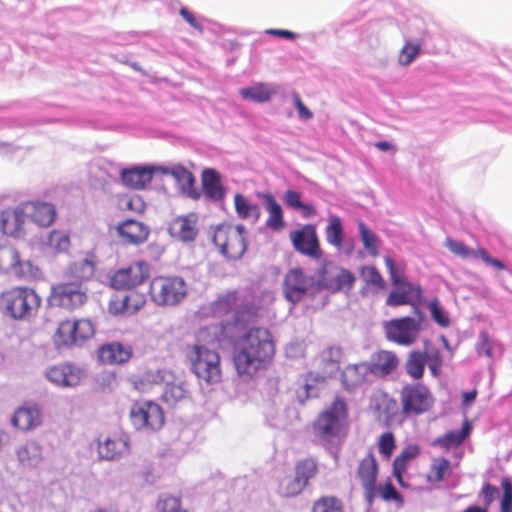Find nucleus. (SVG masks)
<instances>
[{"label":"nucleus","instance_id":"obj_1","mask_svg":"<svg viewBox=\"0 0 512 512\" xmlns=\"http://www.w3.org/2000/svg\"><path fill=\"white\" fill-rule=\"evenodd\" d=\"M276 352L271 332L262 327L251 328L234 344L232 360L241 377H255L272 363Z\"/></svg>","mask_w":512,"mask_h":512},{"label":"nucleus","instance_id":"obj_2","mask_svg":"<svg viewBox=\"0 0 512 512\" xmlns=\"http://www.w3.org/2000/svg\"><path fill=\"white\" fill-rule=\"evenodd\" d=\"M314 436L323 444L341 443L349 431V407L340 395L325 410L321 411L312 424Z\"/></svg>","mask_w":512,"mask_h":512},{"label":"nucleus","instance_id":"obj_3","mask_svg":"<svg viewBox=\"0 0 512 512\" xmlns=\"http://www.w3.org/2000/svg\"><path fill=\"white\" fill-rule=\"evenodd\" d=\"M42 299L29 287H12L0 295V308L14 320H30L40 306Z\"/></svg>","mask_w":512,"mask_h":512},{"label":"nucleus","instance_id":"obj_4","mask_svg":"<svg viewBox=\"0 0 512 512\" xmlns=\"http://www.w3.org/2000/svg\"><path fill=\"white\" fill-rule=\"evenodd\" d=\"M95 325L89 318H65L58 322L52 335L57 349H72L83 346L95 335Z\"/></svg>","mask_w":512,"mask_h":512},{"label":"nucleus","instance_id":"obj_5","mask_svg":"<svg viewBox=\"0 0 512 512\" xmlns=\"http://www.w3.org/2000/svg\"><path fill=\"white\" fill-rule=\"evenodd\" d=\"M149 294L157 306L174 307L186 298L188 287L180 276L159 275L151 280Z\"/></svg>","mask_w":512,"mask_h":512},{"label":"nucleus","instance_id":"obj_6","mask_svg":"<svg viewBox=\"0 0 512 512\" xmlns=\"http://www.w3.org/2000/svg\"><path fill=\"white\" fill-rule=\"evenodd\" d=\"M192 371L208 384L221 382V359L218 353L206 347L194 345L188 354Z\"/></svg>","mask_w":512,"mask_h":512},{"label":"nucleus","instance_id":"obj_7","mask_svg":"<svg viewBox=\"0 0 512 512\" xmlns=\"http://www.w3.org/2000/svg\"><path fill=\"white\" fill-rule=\"evenodd\" d=\"M385 265L388 269L390 280L395 286L387 297L386 304L396 307L409 305L417 302L422 297L421 287L409 282L405 277L397 273L394 260L391 257H385Z\"/></svg>","mask_w":512,"mask_h":512},{"label":"nucleus","instance_id":"obj_8","mask_svg":"<svg viewBox=\"0 0 512 512\" xmlns=\"http://www.w3.org/2000/svg\"><path fill=\"white\" fill-rule=\"evenodd\" d=\"M400 402L402 413L405 416H418L432 408L434 397L426 385L410 383L401 388Z\"/></svg>","mask_w":512,"mask_h":512},{"label":"nucleus","instance_id":"obj_9","mask_svg":"<svg viewBox=\"0 0 512 512\" xmlns=\"http://www.w3.org/2000/svg\"><path fill=\"white\" fill-rule=\"evenodd\" d=\"M87 299V291L80 280L54 284L49 296L51 305L71 312L82 307Z\"/></svg>","mask_w":512,"mask_h":512},{"label":"nucleus","instance_id":"obj_10","mask_svg":"<svg viewBox=\"0 0 512 512\" xmlns=\"http://www.w3.org/2000/svg\"><path fill=\"white\" fill-rule=\"evenodd\" d=\"M316 275L318 287L332 293H348L356 282V277L350 270L339 267L332 262L324 263Z\"/></svg>","mask_w":512,"mask_h":512},{"label":"nucleus","instance_id":"obj_11","mask_svg":"<svg viewBox=\"0 0 512 512\" xmlns=\"http://www.w3.org/2000/svg\"><path fill=\"white\" fill-rule=\"evenodd\" d=\"M130 418L136 429L160 430L165 422L163 409L157 403L136 402L130 409Z\"/></svg>","mask_w":512,"mask_h":512},{"label":"nucleus","instance_id":"obj_12","mask_svg":"<svg viewBox=\"0 0 512 512\" xmlns=\"http://www.w3.org/2000/svg\"><path fill=\"white\" fill-rule=\"evenodd\" d=\"M150 276V265L136 261L116 270L110 277V285L116 290H131L142 285Z\"/></svg>","mask_w":512,"mask_h":512},{"label":"nucleus","instance_id":"obj_13","mask_svg":"<svg viewBox=\"0 0 512 512\" xmlns=\"http://www.w3.org/2000/svg\"><path fill=\"white\" fill-rule=\"evenodd\" d=\"M384 330L389 341L398 345L409 346L417 340L420 324L414 318L406 316L386 322Z\"/></svg>","mask_w":512,"mask_h":512},{"label":"nucleus","instance_id":"obj_14","mask_svg":"<svg viewBox=\"0 0 512 512\" xmlns=\"http://www.w3.org/2000/svg\"><path fill=\"white\" fill-rule=\"evenodd\" d=\"M378 472V461L372 449H369L365 457L359 461L356 474L364 490L365 499L370 504L377 497Z\"/></svg>","mask_w":512,"mask_h":512},{"label":"nucleus","instance_id":"obj_15","mask_svg":"<svg viewBox=\"0 0 512 512\" xmlns=\"http://www.w3.org/2000/svg\"><path fill=\"white\" fill-rule=\"evenodd\" d=\"M290 240L296 251L313 259H319L322 251L316 228L312 224L304 225L301 229L290 233Z\"/></svg>","mask_w":512,"mask_h":512},{"label":"nucleus","instance_id":"obj_16","mask_svg":"<svg viewBox=\"0 0 512 512\" xmlns=\"http://www.w3.org/2000/svg\"><path fill=\"white\" fill-rule=\"evenodd\" d=\"M311 285L312 279L301 268H292L287 271L283 280L284 296L287 301L296 304L305 297Z\"/></svg>","mask_w":512,"mask_h":512},{"label":"nucleus","instance_id":"obj_17","mask_svg":"<svg viewBox=\"0 0 512 512\" xmlns=\"http://www.w3.org/2000/svg\"><path fill=\"white\" fill-rule=\"evenodd\" d=\"M400 365V359L397 354L389 350H379L371 355L370 361L367 362L370 374L386 378L395 373Z\"/></svg>","mask_w":512,"mask_h":512},{"label":"nucleus","instance_id":"obj_18","mask_svg":"<svg viewBox=\"0 0 512 512\" xmlns=\"http://www.w3.org/2000/svg\"><path fill=\"white\" fill-rule=\"evenodd\" d=\"M128 452L129 437L122 431L113 432L98 443V453L103 459H118Z\"/></svg>","mask_w":512,"mask_h":512},{"label":"nucleus","instance_id":"obj_19","mask_svg":"<svg viewBox=\"0 0 512 512\" xmlns=\"http://www.w3.org/2000/svg\"><path fill=\"white\" fill-rule=\"evenodd\" d=\"M22 205L26 219H31L40 228L50 227L57 217L56 208L50 203L36 201L25 202Z\"/></svg>","mask_w":512,"mask_h":512},{"label":"nucleus","instance_id":"obj_20","mask_svg":"<svg viewBox=\"0 0 512 512\" xmlns=\"http://www.w3.org/2000/svg\"><path fill=\"white\" fill-rule=\"evenodd\" d=\"M31 269V262L21 261L16 248L10 245L0 246V272H14L18 276H25Z\"/></svg>","mask_w":512,"mask_h":512},{"label":"nucleus","instance_id":"obj_21","mask_svg":"<svg viewBox=\"0 0 512 512\" xmlns=\"http://www.w3.org/2000/svg\"><path fill=\"white\" fill-rule=\"evenodd\" d=\"M446 247L455 255L467 258H481L487 265L494 267L497 270H504L506 266L504 263L496 258L491 257L487 251L481 247L471 249L463 242L448 238L445 243Z\"/></svg>","mask_w":512,"mask_h":512},{"label":"nucleus","instance_id":"obj_22","mask_svg":"<svg viewBox=\"0 0 512 512\" xmlns=\"http://www.w3.org/2000/svg\"><path fill=\"white\" fill-rule=\"evenodd\" d=\"M26 216L23 205L0 212V230L9 237H19L24 231Z\"/></svg>","mask_w":512,"mask_h":512},{"label":"nucleus","instance_id":"obj_23","mask_svg":"<svg viewBox=\"0 0 512 512\" xmlns=\"http://www.w3.org/2000/svg\"><path fill=\"white\" fill-rule=\"evenodd\" d=\"M116 231L121 241L128 245H140L144 243L150 233L148 226L133 219L120 222L116 226Z\"/></svg>","mask_w":512,"mask_h":512},{"label":"nucleus","instance_id":"obj_24","mask_svg":"<svg viewBox=\"0 0 512 512\" xmlns=\"http://www.w3.org/2000/svg\"><path fill=\"white\" fill-rule=\"evenodd\" d=\"M197 221L198 217L195 213L178 216L171 221L168 228L169 233L180 241H193L198 234Z\"/></svg>","mask_w":512,"mask_h":512},{"label":"nucleus","instance_id":"obj_25","mask_svg":"<svg viewBox=\"0 0 512 512\" xmlns=\"http://www.w3.org/2000/svg\"><path fill=\"white\" fill-rule=\"evenodd\" d=\"M46 377L58 386L74 387L81 382V371L71 364L63 363L50 367Z\"/></svg>","mask_w":512,"mask_h":512},{"label":"nucleus","instance_id":"obj_26","mask_svg":"<svg viewBox=\"0 0 512 512\" xmlns=\"http://www.w3.org/2000/svg\"><path fill=\"white\" fill-rule=\"evenodd\" d=\"M133 356L131 345H124L120 342H111L101 345L98 349V358L104 364H124Z\"/></svg>","mask_w":512,"mask_h":512},{"label":"nucleus","instance_id":"obj_27","mask_svg":"<svg viewBox=\"0 0 512 512\" xmlns=\"http://www.w3.org/2000/svg\"><path fill=\"white\" fill-rule=\"evenodd\" d=\"M370 375L367 362L348 364L341 373V383L345 390L352 391L365 384Z\"/></svg>","mask_w":512,"mask_h":512},{"label":"nucleus","instance_id":"obj_28","mask_svg":"<svg viewBox=\"0 0 512 512\" xmlns=\"http://www.w3.org/2000/svg\"><path fill=\"white\" fill-rule=\"evenodd\" d=\"M144 304L145 300L137 294H130L122 298L115 297L108 303V312L113 316L132 315Z\"/></svg>","mask_w":512,"mask_h":512},{"label":"nucleus","instance_id":"obj_29","mask_svg":"<svg viewBox=\"0 0 512 512\" xmlns=\"http://www.w3.org/2000/svg\"><path fill=\"white\" fill-rule=\"evenodd\" d=\"M11 421L17 429L28 431L41 423V412L36 406H23L15 411Z\"/></svg>","mask_w":512,"mask_h":512},{"label":"nucleus","instance_id":"obj_30","mask_svg":"<svg viewBox=\"0 0 512 512\" xmlns=\"http://www.w3.org/2000/svg\"><path fill=\"white\" fill-rule=\"evenodd\" d=\"M153 178V171L149 168L134 167L123 169L121 172V180L129 188L143 189Z\"/></svg>","mask_w":512,"mask_h":512},{"label":"nucleus","instance_id":"obj_31","mask_svg":"<svg viewBox=\"0 0 512 512\" xmlns=\"http://www.w3.org/2000/svg\"><path fill=\"white\" fill-rule=\"evenodd\" d=\"M247 249L245 239V228L237 225L233 232L229 233L226 238V258L237 260L240 259Z\"/></svg>","mask_w":512,"mask_h":512},{"label":"nucleus","instance_id":"obj_32","mask_svg":"<svg viewBox=\"0 0 512 512\" xmlns=\"http://www.w3.org/2000/svg\"><path fill=\"white\" fill-rule=\"evenodd\" d=\"M471 424L465 420L460 431H449L445 435L434 439L431 443L434 447L450 450L460 446L471 432Z\"/></svg>","mask_w":512,"mask_h":512},{"label":"nucleus","instance_id":"obj_33","mask_svg":"<svg viewBox=\"0 0 512 512\" xmlns=\"http://www.w3.org/2000/svg\"><path fill=\"white\" fill-rule=\"evenodd\" d=\"M342 356L343 350L339 346H328L320 353L319 362L323 369L322 380H325L338 370Z\"/></svg>","mask_w":512,"mask_h":512},{"label":"nucleus","instance_id":"obj_34","mask_svg":"<svg viewBox=\"0 0 512 512\" xmlns=\"http://www.w3.org/2000/svg\"><path fill=\"white\" fill-rule=\"evenodd\" d=\"M202 189L206 198L214 201L221 200L224 190L220 174L214 169H205L202 173Z\"/></svg>","mask_w":512,"mask_h":512},{"label":"nucleus","instance_id":"obj_35","mask_svg":"<svg viewBox=\"0 0 512 512\" xmlns=\"http://www.w3.org/2000/svg\"><path fill=\"white\" fill-rule=\"evenodd\" d=\"M20 463L24 466H37L42 460V448L34 441H28L17 450Z\"/></svg>","mask_w":512,"mask_h":512},{"label":"nucleus","instance_id":"obj_36","mask_svg":"<svg viewBox=\"0 0 512 512\" xmlns=\"http://www.w3.org/2000/svg\"><path fill=\"white\" fill-rule=\"evenodd\" d=\"M425 365V354L418 350L411 351L405 362V371L413 380H420L424 375Z\"/></svg>","mask_w":512,"mask_h":512},{"label":"nucleus","instance_id":"obj_37","mask_svg":"<svg viewBox=\"0 0 512 512\" xmlns=\"http://www.w3.org/2000/svg\"><path fill=\"white\" fill-rule=\"evenodd\" d=\"M265 205L269 213L266 225L273 230H280L284 227L283 212L281 206L277 203L271 194H265Z\"/></svg>","mask_w":512,"mask_h":512},{"label":"nucleus","instance_id":"obj_38","mask_svg":"<svg viewBox=\"0 0 512 512\" xmlns=\"http://www.w3.org/2000/svg\"><path fill=\"white\" fill-rule=\"evenodd\" d=\"M273 93L274 91L264 83H257L251 87L240 90V95L243 99L258 103L269 101Z\"/></svg>","mask_w":512,"mask_h":512},{"label":"nucleus","instance_id":"obj_39","mask_svg":"<svg viewBox=\"0 0 512 512\" xmlns=\"http://www.w3.org/2000/svg\"><path fill=\"white\" fill-rule=\"evenodd\" d=\"M451 473V462L444 457H437L432 460L427 477L430 482H440L450 476Z\"/></svg>","mask_w":512,"mask_h":512},{"label":"nucleus","instance_id":"obj_40","mask_svg":"<svg viewBox=\"0 0 512 512\" xmlns=\"http://www.w3.org/2000/svg\"><path fill=\"white\" fill-rule=\"evenodd\" d=\"M359 234L365 250L372 257L379 255L380 239L376 233L368 229L363 221L358 222Z\"/></svg>","mask_w":512,"mask_h":512},{"label":"nucleus","instance_id":"obj_41","mask_svg":"<svg viewBox=\"0 0 512 512\" xmlns=\"http://www.w3.org/2000/svg\"><path fill=\"white\" fill-rule=\"evenodd\" d=\"M318 471V464L313 458L299 460L295 464V475L305 486L314 478Z\"/></svg>","mask_w":512,"mask_h":512},{"label":"nucleus","instance_id":"obj_42","mask_svg":"<svg viewBox=\"0 0 512 512\" xmlns=\"http://www.w3.org/2000/svg\"><path fill=\"white\" fill-rule=\"evenodd\" d=\"M306 486L296 476H285L278 484V493L290 498L299 495Z\"/></svg>","mask_w":512,"mask_h":512},{"label":"nucleus","instance_id":"obj_43","mask_svg":"<svg viewBox=\"0 0 512 512\" xmlns=\"http://www.w3.org/2000/svg\"><path fill=\"white\" fill-rule=\"evenodd\" d=\"M234 205L236 212L240 218H260V208L258 205L250 204L249 201L241 194H236L234 197Z\"/></svg>","mask_w":512,"mask_h":512},{"label":"nucleus","instance_id":"obj_44","mask_svg":"<svg viewBox=\"0 0 512 512\" xmlns=\"http://www.w3.org/2000/svg\"><path fill=\"white\" fill-rule=\"evenodd\" d=\"M325 234L328 243L337 248L342 246L344 232L341 220L338 216H331L329 218V223L326 227Z\"/></svg>","mask_w":512,"mask_h":512},{"label":"nucleus","instance_id":"obj_45","mask_svg":"<svg viewBox=\"0 0 512 512\" xmlns=\"http://www.w3.org/2000/svg\"><path fill=\"white\" fill-rule=\"evenodd\" d=\"M47 246L54 253L66 252L70 247V237L65 231L53 230L49 233Z\"/></svg>","mask_w":512,"mask_h":512},{"label":"nucleus","instance_id":"obj_46","mask_svg":"<svg viewBox=\"0 0 512 512\" xmlns=\"http://www.w3.org/2000/svg\"><path fill=\"white\" fill-rule=\"evenodd\" d=\"M165 173L172 175L183 190H191L194 186L195 178L193 174L182 165L166 169Z\"/></svg>","mask_w":512,"mask_h":512},{"label":"nucleus","instance_id":"obj_47","mask_svg":"<svg viewBox=\"0 0 512 512\" xmlns=\"http://www.w3.org/2000/svg\"><path fill=\"white\" fill-rule=\"evenodd\" d=\"M118 206L123 211L142 213L146 208L144 200L139 195H121L118 197Z\"/></svg>","mask_w":512,"mask_h":512},{"label":"nucleus","instance_id":"obj_48","mask_svg":"<svg viewBox=\"0 0 512 512\" xmlns=\"http://www.w3.org/2000/svg\"><path fill=\"white\" fill-rule=\"evenodd\" d=\"M312 512H343V505L335 496H323L314 502Z\"/></svg>","mask_w":512,"mask_h":512},{"label":"nucleus","instance_id":"obj_49","mask_svg":"<svg viewBox=\"0 0 512 512\" xmlns=\"http://www.w3.org/2000/svg\"><path fill=\"white\" fill-rule=\"evenodd\" d=\"M360 275L367 286L378 290L384 289L386 286L385 280L374 266H363L360 269Z\"/></svg>","mask_w":512,"mask_h":512},{"label":"nucleus","instance_id":"obj_50","mask_svg":"<svg viewBox=\"0 0 512 512\" xmlns=\"http://www.w3.org/2000/svg\"><path fill=\"white\" fill-rule=\"evenodd\" d=\"M188 391L182 383H168L163 393L166 403L174 405L187 397Z\"/></svg>","mask_w":512,"mask_h":512},{"label":"nucleus","instance_id":"obj_51","mask_svg":"<svg viewBox=\"0 0 512 512\" xmlns=\"http://www.w3.org/2000/svg\"><path fill=\"white\" fill-rule=\"evenodd\" d=\"M377 495L386 502L396 503L397 506H402L404 503L402 495L397 491L390 480L377 487Z\"/></svg>","mask_w":512,"mask_h":512},{"label":"nucleus","instance_id":"obj_52","mask_svg":"<svg viewBox=\"0 0 512 512\" xmlns=\"http://www.w3.org/2000/svg\"><path fill=\"white\" fill-rule=\"evenodd\" d=\"M378 451L386 460H389L396 448V441L392 432L381 434L377 441Z\"/></svg>","mask_w":512,"mask_h":512},{"label":"nucleus","instance_id":"obj_53","mask_svg":"<svg viewBox=\"0 0 512 512\" xmlns=\"http://www.w3.org/2000/svg\"><path fill=\"white\" fill-rule=\"evenodd\" d=\"M420 51L421 45L419 43L406 42L399 53V64L402 66L410 65L419 55Z\"/></svg>","mask_w":512,"mask_h":512},{"label":"nucleus","instance_id":"obj_54","mask_svg":"<svg viewBox=\"0 0 512 512\" xmlns=\"http://www.w3.org/2000/svg\"><path fill=\"white\" fill-rule=\"evenodd\" d=\"M503 495L500 501V512H512V482L508 477L501 479Z\"/></svg>","mask_w":512,"mask_h":512},{"label":"nucleus","instance_id":"obj_55","mask_svg":"<svg viewBox=\"0 0 512 512\" xmlns=\"http://www.w3.org/2000/svg\"><path fill=\"white\" fill-rule=\"evenodd\" d=\"M157 507L159 512H186V510L182 508L181 499L171 495H166L161 498Z\"/></svg>","mask_w":512,"mask_h":512},{"label":"nucleus","instance_id":"obj_56","mask_svg":"<svg viewBox=\"0 0 512 512\" xmlns=\"http://www.w3.org/2000/svg\"><path fill=\"white\" fill-rule=\"evenodd\" d=\"M257 317V307L253 304L243 305L235 313V322L247 324L253 322Z\"/></svg>","mask_w":512,"mask_h":512},{"label":"nucleus","instance_id":"obj_57","mask_svg":"<svg viewBox=\"0 0 512 512\" xmlns=\"http://www.w3.org/2000/svg\"><path fill=\"white\" fill-rule=\"evenodd\" d=\"M425 358H426V364L428 365L429 370L431 371L432 375L434 377L439 376L440 370L442 367V356L439 350L434 349L430 352H426Z\"/></svg>","mask_w":512,"mask_h":512},{"label":"nucleus","instance_id":"obj_58","mask_svg":"<svg viewBox=\"0 0 512 512\" xmlns=\"http://www.w3.org/2000/svg\"><path fill=\"white\" fill-rule=\"evenodd\" d=\"M428 307H429L431 316L435 322H437L442 327H447L449 325V323H450L449 318L447 317V315L443 312V310L439 306L437 299L430 301Z\"/></svg>","mask_w":512,"mask_h":512},{"label":"nucleus","instance_id":"obj_59","mask_svg":"<svg viewBox=\"0 0 512 512\" xmlns=\"http://www.w3.org/2000/svg\"><path fill=\"white\" fill-rule=\"evenodd\" d=\"M210 241L224 254V230L222 224L211 227L208 232Z\"/></svg>","mask_w":512,"mask_h":512},{"label":"nucleus","instance_id":"obj_60","mask_svg":"<svg viewBox=\"0 0 512 512\" xmlns=\"http://www.w3.org/2000/svg\"><path fill=\"white\" fill-rule=\"evenodd\" d=\"M409 461L402 459L399 456H396L393 460V475L396 478L397 482L401 486H405L403 475L408 469Z\"/></svg>","mask_w":512,"mask_h":512},{"label":"nucleus","instance_id":"obj_61","mask_svg":"<svg viewBox=\"0 0 512 512\" xmlns=\"http://www.w3.org/2000/svg\"><path fill=\"white\" fill-rule=\"evenodd\" d=\"M476 348L479 355L492 356V345L487 332L480 333Z\"/></svg>","mask_w":512,"mask_h":512},{"label":"nucleus","instance_id":"obj_62","mask_svg":"<svg viewBox=\"0 0 512 512\" xmlns=\"http://www.w3.org/2000/svg\"><path fill=\"white\" fill-rule=\"evenodd\" d=\"M498 488L490 483H485L482 486V489L479 493V496L482 497L483 503L485 506H489L498 495Z\"/></svg>","mask_w":512,"mask_h":512},{"label":"nucleus","instance_id":"obj_63","mask_svg":"<svg viewBox=\"0 0 512 512\" xmlns=\"http://www.w3.org/2000/svg\"><path fill=\"white\" fill-rule=\"evenodd\" d=\"M130 382L132 387L139 392H145L151 387L148 374L143 376H133L131 377Z\"/></svg>","mask_w":512,"mask_h":512},{"label":"nucleus","instance_id":"obj_64","mask_svg":"<svg viewBox=\"0 0 512 512\" xmlns=\"http://www.w3.org/2000/svg\"><path fill=\"white\" fill-rule=\"evenodd\" d=\"M293 102L298 111L299 117L305 120L313 117L312 112L304 105L298 93H293Z\"/></svg>","mask_w":512,"mask_h":512}]
</instances>
